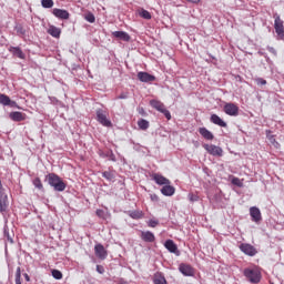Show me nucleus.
<instances>
[{
	"label": "nucleus",
	"mask_w": 284,
	"mask_h": 284,
	"mask_svg": "<svg viewBox=\"0 0 284 284\" xmlns=\"http://www.w3.org/2000/svg\"><path fill=\"white\" fill-rule=\"evenodd\" d=\"M97 121L101 123L104 128H112V121L108 120V115L103 110H97Z\"/></svg>",
	"instance_id": "5"
},
{
	"label": "nucleus",
	"mask_w": 284,
	"mask_h": 284,
	"mask_svg": "<svg viewBox=\"0 0 284 284\" xmlns=\"http://www.w3.org/2000/svg\"><path fill=\"white\" fill-rule=\"evenodd\" d=\"M268 52H271V54H274V57H276V49H274L273 47H267Z\"/></svg>",
	"instance_id": "44"
},
{
	"label": "nucleus",
	"mask_w": 284,
	"mask_h": 284,
	"mask_svg": "<svg viewBox=\"0 0 284 284\" xmlns=\"http://www.w3.org/2000/svg\"><path fill=\"white\" fill-rule=\"evenodd\" d=\"M274 30L277 34V41H284V26L283 20H281V16H274Z\"/></svg>",
	"instance_id": "4"
},
{
	"label": "nucleus",
	"mask_w": 284,
	"mask_h": 284,
	"mask_svg": "<svg viewBox=\"0 0 284 284\" xmlns=\"http://www.w3.org/2000/svg\"><path fill=\"white\" fill-rule=\"evenodd\" d=\"M97 272L99 274H103L105 272V268L102 265H97Z\"/></svg>",
	"instance_id": "43"
},
{
	"label": "nucleus",
	"mask_w": 284,
	"mask_h": 284,
	"mask_svg": "<svg viewBox=\"0 0 284 284\" xmlns=\"http://www.w3.org/2000/svg\"><path fill=\"white\" fill-rule=\"evenodd\" d=\"M103 179H106V181H113L114 180V174L109 171H104L102 173Z\"/></svg>",
	"instance_id": "33"
},
{
	"label": "nucleus",
	"mask_w": 284,
	"mask_h": 284,
	"mask_svg": "<svg viewBox=\"0 0 284 284\" xmlns=\"http://www.w3.org/2000/svg\"><path fill=\"white\" fill-rule=\"evenodd\" d=\"M10 103V97L0 93V105H8Z\"/></svg>",
	"instance_id": "28"
},
{
	"label": "nucleus",
	"mask_w": 284,
	"mask_h": 284,
	"mask_svg": "<svg viewBox=\"0 0 284 284\" xmlns=\"http://www.w3.org/2000/svg\"><path fill=\"white\" fill-rule=\"evenodd\" d=\"M151 108H154L158 112H161V114H164L165 119L170 121L172 119V114L170 113V110L165 108V104L159 100H151L150 101Z\"/></svg>",
	"instance_id": "2"
},
{
	"label": "nucleus",
	"mask_w": 284,
	"mask_h": 284,
	"mask_svg": "<svg viewBox=\"0 0 284 284\" xmlns=\"http://www.w3.org/2000/svg\"><path fill=\"white\" fill-rule=\"evenodd\" d=\"M250 215H251V219L254 223H260V221H262V216H261V210L256 206H252L250 209Z\"/></svg>",
	"instance_id": "12"
},
{
	"label": "nucleus",
	"mask_w": 284,
	"mask_h": 284,
	"mask_svg": "<svg viewBox=\"0 0 284 284\" xmlns=\"http://www.w3.org/2000/svg\"><path fill=\"white\" fill-rule=\"evenodd\" d=\"M23 276L27 283H30V275H28V273H24Z\"/></svg>",
	"instance_id": "48"
},
{
	"label": "nucleus",
	"mask_w": 284,
	"mask_h": 284,
	"mask_svg": "<svg viewBox=\"0 0 284 284\" xmlns=\"http://www.w3.org/2000/svg\"><path fill=\"white\" fill-rule=\"evenodd\" d=\"M148 225H149V227H155V226L159 225V221H156V220H150V221L148 222Z\"/></svg>",
	"instance_id": "39"
},
{
	"label": "nucleus",
	"mask_w": 284,
	"mask_h": 284,
	"mask_svg": "<svg viewBox=\"0 0 284 284\" xmlns=\"http://www.w3.org/2000/svg\"><path fill=\"white\" fill-rule=\"evenodd\" d=\"M45 180L48 181L49 185L55 190V192H63L67 187L65 182H63V180H61V178L54 173L48 174Z\"/></svg>",
	"instance_id": "1"
},
{
	"label": "nucleus",
	"mask_w": 284,
	"mask_h": 284,
	"mask_svg": "<svg viewBox=\"0 0 284 284\" xmlns=\"http://www.w3.org/2000/svg\"><path fill=\"white\" fill-rule=\"evenodd\" d=\"M52 14L58 19H70V13L63 9H53Z\"/></svg>",
	"instance_id": "18"
},
{
	"label": "nucleus",
	"mask_w": 284,
	"mask_h": 284,
	"mask_svg": "<svg viewBox=\"0 0 284 284\" xmlns=\"http://www.w3.org/2000/svg\"><path fill=\"white\" fill-rule=\"evenodd\" d=\"M189 3H201V0H186Z\"/></svg>",
	"instance_id": "49"
},
{
	"label": "nucleus",
	"mask_w": 284,
	"mask_h": 284,
	"mask_svg": "<svg viewBox=\"0 0 284 284\" xmlns=\"http://www.w3.org/2000/svg\"><path fill=\"white\" fill-rule=\"evenodd\" d=\"M175 192H176V189H174V186H172L170 184H165L161 189V194H163V196H174Z\"/></svg>",
	"instance_id": "19"
},
{
	"label": "nucleus",
	"mask_w": 284,
	"mask_h": 284,
	"mask_svg": "<svg viewBox=\"0 0 284 284\" xmlns=\"http://www.w3.org/2000/svg\"><path fill=\"white\" fill-rule=\"evenodd\" d=\"M240 250L243 254H246V256H256L257 254L256 248L252 244L242 243Z\"/></svg>",
	"instance_id": "7"
},
{
	"label": "nucleus",
	"mask_w": 284,
	"mask_h": 284,
	"mask_svg": "<svg viewBox=\"0 0 284 284\" xmlns=\"http://www.w3.org/2000/svg\"><path fill=\"white\" fill-rule=\"evenodd\" d=\"M244 276L250 283H261V271L258 268H245Z\"/></svg>",
	"instance_id": "3"
},
{
	"label": "nucleus",
	"mask_w": 284,
	"mask_h": 284,
	"mask_svg": "<svg viewBox=\"0 0 284 284\" xmlns=\"http://www.w3.org/2000/svg\"><path fill=\"white\" fill-rule=\"evenodd\" d=\"M16 281H21V267H17V271H16Z\"/></svg>",
	"instance_id": "40"
},
{
	"label": "nucleus",
	"mask_w": 284,
	"mask_h": 284,
	"mask_svg": "<svg viewBox=\"0 0 284 284\" xmlns=\"http://www.w3.org/2000/svg\"><path fill=\"white\" fill-rule=\"evenodd\" d=\"M51 274L55 281H61L63 278V273L59 270H52Z\"/></svg>",
	"instance_id": "29"
},
{
	"label": "nucleus",
	"mask_w": 284,
	"mask_h": 284,
	"mask_svg": "<svg viewBox=\"0 0 284 284\" xmlns=\"http://www.w3.org/2000/svg\"><path fill=\"white\" fill-rule=\"evenodd\" d=\"M9 52H11L13 57H18V59H26V54L19 47H10Z\"/></svg>",
	"instance_id": "23"
},
{
	"label": "nucleus",
	"mask_w": 284,
	"mask_h": 284,
	"mask_svg": "<svg viewBox=\"0 0 284 284\" xmlns=\"http://www.w3.org/2000/svg\"><path fill=\"white\" fill-rule=\"evenodd\" d=\"M179 270L183 276H194V268H192V266L189 264H181Z\"/></svg>",
	"instance_id": "15"
},
{
	"label": "nucleus",
	"mask_w": 284,
	"mask_h": 284,
	"mask_svg": "<svg viewBox=\"0 0 284 284\" xmlns=\"http://www.w3.org/2000/svg\"><path fill=\"white\" fill-rule=\"evenodd\" d=\"M41 6H42V8L50 9V8H53L54 1L53 0H41Z\"/></svg>",
	"instance_id": "30"
},
{
	"label": "nucleus",
	"mask_w": 284,
	"mask_h": 284,
	"mask_svg": "<svg viewBox=\"0 0 284 284\" xmlns=\"http://www.w3.org/2000/svg\"><path fill=\"white\" fill-rule=\"evenodd\" d=\"M95 256L101 258V261H105L108 258V251L102 244H97L94 246Z\"/></svg>",
	"instance_id": "11"
},
{
	"label": "nucleus",
	"mask_w": 284,
	"mask_h": 284,
	"mask_svg": "<svg viewBox=\"0 0 284 284\" xmlns=\"http://www.w3.org/2000/svg\"><path fill=\"white\" fill-rule=\"evenodd\" d=\"M151 201H159V195L151 194Z\"/></svg>",
	"instance_id": "45"
},
{
	"label": "nucleus",
	"mask_w": 284,
	"mask_h": 284,
	"mask_svg": "<svg viewBox=\"0 0 284 284\" xmlns=\"http://www.w3.org/2000/svg\"><path fill=\"white\" fill-rule=\"evenodd\" d=\"M0 192H6V190L3 189V184L1 183V180H0Z\"/></svg>",
	"instance_id": "50"
},
{
	"label": "nucleus",
	"mask_w": 284,
	"mask_h": 284,
	"mask_svg": "<svg viewBox=\"0 0 284 284\" xmlns=\"http://www.w3.org/2000/svg\"><path fill=\"white\" fill-rule=\"evenodd\" d=\"M211 123L219 125L220 128H227V123L221 119L217 114H212L210 118Z\"/></svg>",
	"instance_id": "17"
},
{
	"label": "nucleus",
	"mask_w": 284,
	"mask_h": 284,
	"mask_svg": "<svg viewBox=\"0 0 284 284\" xmlns=\"http://www.w3.org/2000/svg\"><path fill=\"white\" fill-rule=\"evenodd\" d=\"M85 21H88L89 23H94V21H97V18L92 14V12H89L85 14L84 17Z\"/></svg>",
	"instance_id": "34"
},
{
	"label": "nucleus",
	"mask_w": 284,
	"mask_h": 284,
	"mask_svg": "<svg viewBox=\"0 0 284 284\" xmlns=\"http://www.w3.org/2000/svg\"><path fill=\"white\" fill-rule=\"evenodd\" d=\"M138 128H140V130H148V128H150V122L145 119H141L138 121Z\"/></svg>",
	"instance_id": "26"
},
{
	"label": "nucleus",
	"mask_w": 284,
	"mask_h": 284,
	"mask_svg": "<svg viewBox=\"0 0 284 284\" xmlns=\"http://www.w3.org/2000/svg\"><path fill=\"white\" fill-rule=\"evenodd\" d=\"M118 284H130V283H128V281H125L124 278H120L118 281Z\"/></svg>",
	"instance_id": "47"
},
{
	"label": "nucleus",
	"mask_w": 284,
	"mask_h": 284,
	"mask_svg": "<svg viewBox=\"0 0 284 284\" xmlns=\"http://www.w3.org/2000/svg\"><path fill=\"white\" fill-rule=\"evenodd\" d=\"M141 239H142V241H144V243H154V241H156L154 233H152L150 231H142Z\"/></svg>",
	"instance_id": "14"
},
{
	"label": "nucleus",
	"mask_w": 284,
	"mask_h": 284,
	"mask_svg": "<svg viewBox=\"0 0 284 284\" xmlns=\"http://www.w3.org/2000/svg\"><path fill=\"white\" fill-rule=\"evenodd\" d=\"M33 185H34V187H37L38 190H43V183H41V179H39V178H36V179L33 180Z\"/></svg>",
	"instance_id": "35"
},
{
	"label": "nucleus",
	"mask_w": 284,
	"mask_h": 284,
	"mask_svg": "<svg viewBox=\"0 0 284 284\" xmlns=\"http://www.w3.org/2000/svg\"><path fill=\"white\" fill-rule=\"evenodd\" d=\"M9 205L10 203L8 202V194H6V191L0 192V214L8 212Z\"/></svg>",
	"instance_id": "9"
},
{
	"label": "nucleus",
	"mask_w": 284,
	"mask_h": 284,
	"mask_svg": "<svg viewBox=\"0 0 284 284\" xmlns=\"http://www.w3.org/2000/svg\"><path fill=\"white\" fill-rule=\"evenodd\" d=\"M129 216H131V219H135V220L143 219V212L142 211H131L129 213Z\"/></svg>",
	"instance_id": "27"
},
{
	"label": "nucleus",
	"mask_w": 284,
	"mask_h": 284,
	"mask_svg": "<svg viewBox=\"0 0 284 284\" xmlns=\"http://www.w3.org/2000/svg\"><path fill=\"white\" fill-rule=\"evenodd\" d=\"M153 181H154L158 185H170V181H169L165 176H163V175H161V174H159V173H155V174L153 175Z\"/></svg>",
	"instance_id": "21"
},
{
	"label": "nucleus",
	"mask_w": 284,
	"mask_h": 284,
	"mask_svg": "<svg viewBox=\"0 0 284 284\" xmlns=\"http://www.w3.org/2000/svg\"><path fill=\"white\" fill-rule=\"evenodd\" d=\"M255 82L257 85H267V81L263 78H256Z\"/></svg>",
	"instance_id": "36"
},
{
	"label": "nucleus",
	"mask_w": 284,
	"mask_h": 284,
	"mask_svg": "<svg viewBox=\"0 0 284 284\" xmlns=\"http://www.w3.org/2000/svg\"><path fill=\"white\" fill-rule=\"evenodd\" d=\"M9 118L11 121H14L16 123H20L21 121H26V114L19 111H13L9 114Z\"/></svg>",
	"instance_id": "16"
},
{
	"label": "nucleus",
	"mask_w": 284,
	"mask_h": 284,
	"mask_svg": "<svg viewBox=\"0 0 284 284\" xmlns=\"http://www.w3.org/2000/svg\"><path fill=\"white\" fill-rule=\"evenodd\" d=\"M48 32L51 37H54L55 39H59V37H61V29H59L54 26H51L49 28Z\"/></svg>",
	"instance_id": "24"
},
{
	"label": "nucleus",
	"mask_w": 284,
	"mask_h": 284,
	"mask_svg": "<svg viewBox=\"0 0 284 284\" xmlns=\"http://www.w3.org/2000/svg\"><path fill=\"white\" fill-rule=\"evenodd\" d=\"M118 99H128V93H121Z\"/></svg>",
	"instance_id": "46"
},
{
	"label": "nucleus",
	"mask_w": 284,
	"mask_h": 284,
	"mask_svg": "<svg viewBox=\"0 0 284 284\" xmlns=\"http://www.w3.org/2000/svg\"><path fill=\"white\" fill-rule=\"evenodd\" d=\"M233 185H237V187H243V183H241V179L234 178L232 180Z\"/></svg>",
	"instance_id": "37"
},
{
	"label": "nucleus",
	"mask_w": 284,
	"mask_h": 284,
	"mask_svg": "<svg viewBox=\"0 0 284 284\" xmlns=\"http://www.w3.org/2000/svg\"><path fill=\"white\" fill-rule=\"evenodd\" d=\"M140 17H141L142 19H146V20L152 19V14L150 13V11H148V10H145V9H142V10L140 11Z\"/></svg>",
	"instance_id": "31"
},
{
	"label": "nucleus",
	"mask_w": 284,
	"mask_h": 284,
	"mask_svg": "<svg viewBox=\"0 0 284 284\" xmlns=\"http://www.w3.org/2000/svg\"><path fill=\"white\" fill-rule=\"evenodd\" d=\"M199 133L206 141H212L214 139V134L212 132H210V130H207L205 126L200 128Z\"/></svg>",
	"instance_id": "22"
},
{
	"label": "nucleus",
	"mask_w": 284,
	"mask_h": 284,
	"mask_svg": "<svg viewBox=\"0 0 284 284\" xmlns=\"http://www.w3.org/2000/svg\"><path fill=\"white\" fill-rule=\"evenodd\" d=\"M4 239L11 244L14 243V240L12 239L10 231H8V226H4Z\"/></svg>",
	"instance_id": "32"
},
{
	"label": "nucleus",
	"mask_w": 284,
	"mask_h": 284,
	"mask_svg": "<svg viewBox=\"0 0 284 284\" xmlns=\"http://www.w3.org/2000/svg\"><path fill=\"white\" fill-rule=\"evenodd\" d=\"M16 31L18 34H26V29H23L21 26H17Z\"/></svg>",
	"instance_id": "38"
},
{
	"label": "nucleus",
	"mask_w": 284,
	"mask_h": 284,
	"mask_svg": "<svg viewBox=\"0 0 284 284\" xmlns=\"http://www.w3.org/2000/svg\"><path fill=\"white\" fill-rule=\"evenodd\" d=\"M112 37L120 41H130V34L125 31H113Z\"/></svg>",
	"instance_id": "20"
},
{
	"label": "nucleus",
	"mask_w": 284,
	"mask_h": 284,
	"mask_svg": "<svg viewBox=\"0 0 284 284\" xmlns=\"http://www.w3.org/2000/svg\"><path fill=\"white\" fill-rule=\"evenodd\" d=\"M101 212H103V211H101V210L97 211L98 216H101Z\"/></svg>",
	"instance_id": "51"
},
{
	"label": "nucleus",
	"mask_w": 284,
	"mask_h": 284,
	"mask_svg": "<svg viewBox=\"0 0 284 284\" xmlns=\"http://www.w3.org/2000/svg\"><path fill=\"white\" fill-rule=\"evenodd\" d=\"M138 79L142 83H152L153 81H156V77L143 71L138 73Z\"/></svg>",
	"instance_id": "10"
},
{
	"label": "nucleus",
	"mask_w": 284,
	"mask_h": 284,
	"mask_svg": "<svg viewBox=\"0 0 284 284\" xmlns=\"http://www.w3.org/2000/svg\"><path fill=\"white\" fill-rule=\"evenodd\" d=\"M224 112L229 116H239V106L232 102L224 105Z\"/></svg>",
	"instance_id": "8"
},
{
	"label": "nucleus",
	"mask_w": 284,
	"mask_h": 284,
	"mask_svg": "<svg viewBox=\"0 0 284 284\" xmlns=\"http://www.w3.org/2000/svg\"><path fill=\"white\" fill-rule=\"evenodd\" d=\"M153 283L154 284H168V281L165 280V276H163V274L158 273L153 277Z\"/></svg>",
	"instance_id": "25"
},
{
	"label": "nucleus",
	"mask_w": 284,
	"mask_h": 284,
	"mask_svg": "<svg viewBox=\"0 0 284 284\" xmlns=\"http://www.w3.org/2000/svg\"><path fill=\"white\" fill-rule=\"evenodd\" d=\"M9 108H18L19 109V104H17V102L16 101H11L10 99H9V103L7 104Z\"/></svg>",
	"instance_id": "41"
},
{
	"label": "nucleus",
	"mask_w": 284,
	"mask_h": 284,
	"mask_svg": "<svg viewBox=\"0 0 284 284\" xmlns=\"http://www.w3.org/2000/svg\"><path fill=\"white\" fill-rule=\"evenodd\" d=\"M189 199L192 203L199 201V196L194 195V194H189Z\"/></svg>",
	"instance_id": "42"
},
{
	"label": "nucleus",
	"mask_w": 284,
	"mask_h": 284,
	"mask_svg": "<svg viewBox=\"0 0 284 284\" xmlns=\"http://www.w3.org/2000/svg\"><path fill=\"white\" fill-rule=\"evenodd\" d=\"M203 148L212 156H223V149H221L220 146H216L214 144H204Z\"/></svg>",
	"instance_id": "6"
},
{
	"label": "nucleus",
	"mask_w": 284,
	"mask_h": 284,
	"mask_svg": "<svg viewBox=\"0 0 284 284\" xmlns=\"http://www.w3.org/2000/svg\"><path fill=\"white\" fill-rule=\"evenodd\" d=\"M164 247L171 252V254H176L179 256V246L172 240H166L164 243Z\"/></svg>",
	"instance_id": "13"
}]
</instances>
